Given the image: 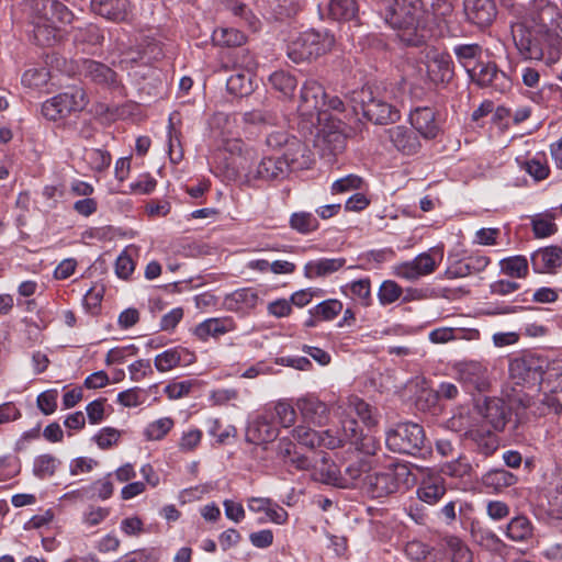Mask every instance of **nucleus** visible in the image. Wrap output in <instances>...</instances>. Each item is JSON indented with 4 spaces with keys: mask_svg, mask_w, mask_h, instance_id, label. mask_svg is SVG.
Here are the masks:
<instances>
[{
    "mask_svg": "<svg viewBox=\"0 0 562 562\" xmlns=\"http://www.w3.org/2000/svg\"><path fill=\"white\" fill-rule=\"evenodd\" d=\"M59 463L52 454H41L34 461L33 473L38 479L50 477L55 474Z\"/></svg>",
    "mask_w": 562,
    "mask_h": 562,
    "instance_id": "nucleus-49",
    "label": "nucleus"
},
{
    "mask_svg": "<svg viewBox=\"0 0 562 562\" xmlns=\"http://www.w3.org/2000/svg\"><path fill=\"white\" fill-rule=\"evenodd\" d=\"M85 77L97 85L111 87L116 83V74L109 66L92 59L82 61Z\"/></svg>",
    "mask_w": 562,
    "mask_h": 562,
    "instance_id": "nucleus-29",
    "label": "nucleus"
},
{
    "mask_svg": "<svg viewBox=\"0 0 562 562\" xmlns=\"http://www.w3.org/2000/svg\"><path fill=\"white\" fill-rule=\"evenodd\" d=\"M465 438L473 443L479 453L485 457L493 454L498 448V439L491 431L470 429L465 431Z\"/></svg>",
    "mask_w": 562,
    "mask_h": 562,
    "instance_id": "nucleus-32",
    "label": "nucleus"
},
{
    "mask_svg": "<svg viewBox=\"0 0 562 562\" xmlns=\"http://www.w3.org/2000/svg\"><path fill=\"white\" fill-rule=\"evenodd\" d=\"M351 103L353 111L374 124H391L400 119L398 110L382 98L374 94L370 87H362L352 92Z\"/></svg>",
    "mask_w": 562,
    "mask_h": 562,
    "instance_id": "nucleus-5",
    "label": "nucleus"
},
{
    "mask_svg": "<svg viewBox=\"0 0 562 562\" xmlns=\"http://www.w3.org/2000/svg\"><path fill=\"white\" fill-rule=\"evenodd\" d=\"M345 263V258H323L313 260L305 265L304 274L308 279L325 277L338 271Z\"/></svg>",
    "mask_w": 562,
    "mask_h": 562,
    "instance_id": "nucleus-31",
    "label": "nucleus"
},
{
    "mask_svg": "<svg viewBox=\"0 0 562 562\" xmlns=\"http://www.w3.org/2000/svg\"><path fill=\"white\" fill-rule=\"evenodd\" d=\"M442 546L451 557V562H473V553L467 543L457 536H445Z\"/></svg>",
    "mask_w": 562,
    "mask_h": 562,
    "instance_id": "nucleus-34",
    "label": "nucleus"
},
{
    "mask_svg": "<svg viewBox=\"0 0 562 562\" xmlns=\"http://www.w3.org/2000/svg\"><path fill=\"white\" fill-rule=\"evenodd\" d=\"M350 405L353 406L357 416L367 427H374L378 424L375 408L359 397H352Z\"/></svg>",
    "mask_w": 562,
    "mask_h": 562,
    "instance_id": "nucleus-50",
    "label": "nucleus"
},
{
    "mask_svg": "<svg viewBox=\"0 0 562 562\" xmlns=\"http://www.w3.org/2000/svg\"><path fill=\"white\" fill-rule=\"evenodd\" d=\"M75 40L90 45H100L104 40V35L98 25L91 23L83 27H78L75 33Z\"/></svg>",
    "mask_w": 562,
    "mask_h": 562,
    "instance_id": "nucleus-52",
    "label": "nucleus"
},
{
    "mask_svg": "<svg viewBox=\"0 0 562 562\" xmlns=\"http://www.w3.org/2000/svg\"><path fill=\"white\" fill-rule=\"evenodd\" d=\"M412 126L425 138L432 139L439 132L434 109L417 108L409 115Z\"/></svg>",
    "mask_w": 562,
    "mask_h": 562,
    "instance_id": "nucleus-23",
    "label": "nucleus"
},
{
    "mask_svg": "<svg viewBox=\"0 0 562 562\" xmlns=\"http://www.w3.org/2000/svg\"><path fill=\"white\" fill-rule=\"evenodd\" d=\"M402 293V288L395 281L386 280L380 285L378 297L382 305H389L398 300Z\"/></svg>",
    "mask_w": 562,
    "mask_h": 562,
    "instance_id": "nucleus-56",
    "label": "nucleus"
},
{
    "mask_svg": "<svg viewBox=\"0 0 562 562\" xmlns=\"http://www.w3.org/2000/svg\"><path fill=\"white\" fill-rule=\"evenodd\" d=\"M303 418L315 425H323L328 417V406L315 396L302 397L296 403Z\"/></svg>",
    "mask_w": 562,
    "mask_h": 562,
    "instance_id": "nucleus-28",
    "label": "nucleus"
},
{
    "mask_svg": "<svg viewBox=\"0 0 562 562\" xmlns=\"http://www.w3.org/2000/svg\"><path fill=\"white\" fill-rule=\"evenodd\" d=\"M227 90L235 95H246L251 91V81L244 72L232 75L227 79Z\"/></svg>",
    "mask_w": 562,
    "mask_h": 562,
    "instance_id": "nucleus-55",
    "label": "nucleus"
},
{
    "mask_svg": "<svg viewBox=\"0 0 562 562\" xmlns=\"http://www.w3.org/2000/svg\"><path fill=\"white\" fill-rule=\"evenodd\" d=\"M506 535L516 542L527 541L533 535L532 524L526 516H516L508 522Z\"/></svg>",
    "mask_w": 562,
    "mask_h": 562,
    "instance_id": "nucleus-37",
    "label": "nucleus"
},
{
    "mask_svg": "<svg viewBox=\"0 0 562 562\" xmlns=\"http://www.w3.org/2000/svg\"><path fill=\"white\" fill-rule=\"evenodd\" d=\"M471 470V464L464 458H458L442 467V472L452 477L469 475Z\"/></svg>",
    "mask_w": 562,
    "mask_h": 562,
    "instance_id": "nucleus-63",
    "label": "nucleus"
},
{
    "mask_svg": "<svg viewBox=\"0 0 562 562\" xmlns=\"http://www.w3.org/2000/svg\"><path fill=\"white\" fill-rule=\"evenodd\" d=\"M457 61L467 70L468 75L473 69L472 64L482 56L483 48L480 44H459L453 47Z\"/></svg>",
    "mask_w": 562,
    "mask_h": 562,
    "instance_id": "nucleus-38",
    "label": "nucleus"
},
{
    "mask_svg": "<svg viewBox=\"0 0 562 562\" xmlns=\"http://www.w3.org/2000/svg\"><path fill=\"white\" fill-rule=\"evenodd\" d=\"M479 411L485 422L496 431L504 430L512 415L505 402L498 397L485 398Z\"/></svg>",
    "mask_w": 562,
    "mask_h": 562,
    "instance_id": "nucleus-16",
    "label": "nucleus"
},
{
    "mask_svg": "<svg viewBox=\"0 0 562 562\" xmlns=\"http://www.w3.org/2000/svg\"><path fill=\"white\" fill-rule=\"evenodd\" d=\"M531 265L538 273H551L562 266V247L549 246L531 255Z\"/></svg>",
    "mask_w": 562,
    "mask_h": 562,
    "instance_id": "nucleus-21",
    "label": "nucleus"
},
{
    "mask_svg": "<svg viewBox=\"0 0 562 562\" xmlns=\"http://www.w3.org/2000/svg\"><path fill=\"white\" fill-rule=\"evenodd\" d=\"M268 412L272 413L273 419L276 418L278 423L285 428L293 426L296 420V412L294 407L284 401L278 402L274 405L273 411Z\"/></svg>",
    "mask_w": 562,
    "mask_h": 562,
    "instance_id": "nucleus-51",
    "label": "nucleus"
},
{
    "mask_svg": "<svg viewBox=\"0 0 562 562\" xmlns=\"http://www.w3.org/2000/svg\"><path fill=\"white\" fill-rule=\"evenodd\" d=\"M551 385V391H562V359H554L550 362L544 360L543 380Z\"/></svg>",
    "mask_w": 562,
    "mask_h": 562,
    "instance_id": "nucleus-48",
    "label": "nucleus"
},
{
    "mask_svg": "<svg viewBox=\"0 0 562 562\" xmlns=\"http://www.w3.org/2000/svg\"><path fill=\"white\" fill-rule=\"evenodd\" d=\"M33 20L54 25L69 24L74 19L72 12L58 0H32Z\"/></svg>",
    "mask_w": 562,
    "mask_h": 562,
    "instance_id": "nucleus-12",
    "label": "nucleus"
},
{
    "mask_svg": "<svg viewBox=\"0 0 562 562\" xmlns=\"http://www.w3.org/2000/svg\"><path fill=\"white\" fill-rule=\"evenodd\" d=\"M469 77L481 88L491 87L498 92H506L512 87L510 78L494 61H479L471 69Z\"/></svg>",
    "mask_w": 562,
    "mask_h": 562,
    "instance_id": "nucleus-9",
    "label": "nucleus"
},
{
    "mask_svg": "<svg viewBox=\"0 0 562 562\" xmlns=\"http://www.w3.org/2000/svg\"><path fill=\"white\" fill-rule=\"evenodd\" d=\"M427 75L431 82L448 83L454 76V67L448 53H436L428 58Z\"/></svg>",
    "mask_w": 562,
    "mask_h": 562,
    "instance_id": "nucleus-20",
    "label": "nucleus"
},
{
    "mask_svg": "<svg viewBox=\"0 0 562 562\" xmlns=\"http://www.w3.org/2000/svg\"><path fill=\"white\" fill-rule=\"evenodd\" d=\"M459 395V389L454 383L451 382H441L438 386V390L435 393H428L426 402H430L435 404L437 400H456Z\"/></svg>",
    "mask_w": 562,
    "mask_h": 562,
    "instance_id": "nucleus-61",
    "label": "nucleus"
},
{
    "mask_svg": "<svg viewBox=\"0 0 562 562\" xmlns=\"http://www.w3.org/2000/svg\"><path fill=\"white\" fill-rule=\"evenodd\" d=\"M121 438V431L113 427H104L94 435L93 440L102 450H106L117 445Z\"/></svg>",
    "mask_w": 562,
    "mask_h": 562,
    "instance_id": "nucleus-58",
    "label": "nucleus"
},
{
    "mask_svg": "<svg viewBox=\"0 0 562 562\" xmlns=\"http://www.w3.org/2000/svg\"><path fill=\"white\" fill-rule=\"evenodd\" d=\"M269 81L274 90L279 91L286 98H291L293 95L297 86L296 78L284 70H278L271 74Z\"/></svg>",
    "mask_w": 562,
    "mask_h": 562,
    "instance_id": "nucleus-43",
    "label": "nucleus"
},
{
    "mask_svg": "<svg viewBox=\"0 0 562 562\" xmlns=\"http://www.w3.org/2000/svg\"><path fill=\"white\" fill-rule=\"evenodd\" d=\"M544 359L524 355L509 360L508 376L513 384L522 387H533L543 380Z\"/></svg>",
    "mask_w": 562,
    "mask_h": 562,
    "instance_id": "nucleus-8",
    "label": "nucleus"
},
{
    "mask_svg": "<svg viewBox=\"0 0 562 562\" xmlns=\"http://www.w3.org/2000/svg\"><path fill=\"white\" fill-rule=\"evenodd\" d=\"M334 45V35L308 30L289 41L286 55L295 64L311 63L328 54Z\"/></svg>",
    "mask_w": 562,
    "mask_h": 562,
    "instance_id": "nucleus-4",
    "label": "nucleus"
},
{
    "mask_svg": "<svg viewBox=\"0 0 562 562\" xmlns=\"http://www.w3.org/2000/svg\"><path fill=\"white\" fill-rule=\"evenodd\" d=\"M518 403L524 408L530 409V412L537 416H548L551 414L558 416L562 413V404L552 391L551 393H544L537 400L524 395L518 398Z\"/></svg>",
    "mask_w": 562,
    "mask_h": 562,
    "instance_id": "nucleus-19",
    "label": "nucleus"
},
{
    "mask_svg": "<svg viewBox=\"0 0 562 562\" xmlns=\"http://www.w3.org/2000/svg\"><path fill=\"white\" fill-rule=\"evenodd\" d=\"M359 8L356 0H330L328 13L337 21H350L358 14Z\"/></svg>",
    "mask_w": 562,
    "mask_h": 562,
    "instance_id": "nucleus-39",
    "label": "nucleus"
},
{
    "mask_svg": "<svg viewBox=\"0 0 562 562\" xmlns=\"http://www.w3.org/2000/svg\"><path fill=\"white\" fill-rule=\"evenodd\" d=\"M501 270L512 278H525L528 274V260L524 256H514L501 260Z\"/></svg>",
    "mask_w": 562,
    "mask_h": 562,
    "instance_id": "nucleus-46",
    "label": "nucleus"
},
{
    "mask_svg": "<svg viewBox=\"0 0 562 562\" xmlns=\"http://www.w3.org/2000/svg\"><path fill=\"white\" fill-rule=\"evenodd\" d=\"M91 10L109 21L121 23L130 20L133 7L128 0H91Z\"/></svg>",
    "mask_w": 562,
    "mask_h": 562,
    "instance_id": "nucleus-15",
    "label": "nucleus"
},
{
    "mask_svg": "<svg viewBox=\"0 0 562 562\" xmlns=\"http://www.w3.org/2000/svg\"><path fill=\"white\" fill-rule=\"evenodd\" d=\"M438 267L434 255L430 251L419 254L411 261L403 262L396 267V276L409 281L432 273Z\"/></svg>",
    "mask_w": 562,
    "mask_h": 562,
    "instance_id": "nucleus-14",
    "label": "nucleus"
},
{
    "mask_svg": "<svg viewBox=\"0 0 562 562\" xmlns=\"http://www.w3.org/2000/svg\"><path fill=\"white\" fill-rule=\"evenodd\" d=\"M561 15L555 4L546 0H538L530 13V18L524 22H529L544 31H552L551 27L555 25Z\"/></svg>",
    "mask_w": 562,
    "mask_h": 562,
    "instance_id": "nucleus-22",
    "label": "nucleus"
},
{
    "mask_svg": "<svg viewBox=\"0 0 562 562\" xmlns=\"http://www.w3.org/2000/svg\"><path fill=\"white\" fill-rule=\"evenodd\" d=\"M318 226V220L310 212H295L290 217V227L300 234H310Z\"/></svg>",
    "mask_w": 562,
    "mask_h": 562,
    "instance_id": "nucleus-45",
    "label": "nucleus"
},
{
    "mask_svg": "<svg viewBox=\"0 0 562 562\" xmlns=\"http://www.w3.org/2000/svg\"><path fill=\"white\" fill-rule=\"evenodd\" d=\"M415 483L411 468L404 463H394L382 471L368 473L362 480L361 490L371 498H383L407 490Z\"/></svg>",
    "mask_w": 562,
    "mask_h": 562,
    "instance_id": "nucleus-3",
    "label": "nucleus"
},
{
    "mask_svg": "<svg viewBox=\"0 0 562 562\" xmlns=\"http://www.w3.org/2000/svg\"><path fill=\"white\" fill-rule=\"evenodd\" d=\"M49 72L46 68H31L22 76V83L30 88H41L48 81Z\"/></svg>",
    "mask_w": 562,
    "mask_h": 562,
    "instance_id": "nucleus-59",
    "label": "nucleus"
},
{
    "mask_svg": "<svg viewBox=\"0 0 562 562\" xmlns=\"http://www.w3.org/2000/svg\"><path fill=\"white\" fill-rule=\"evenodd\" d=\"M91 168L98 172L106 170L112 157L109 151L102 149H91L87 153Z\"/></svg>",
    "mask_w": 562,
    "mask_h": 562,
    "instance_id": "nucleus-62",
    "label": "nucleus"
},
{
    "mask_svg": "<svg viewBox=\"0 0 562 562\" xmlns=\"http://www.w3.org/2000/svg\"><path fill=\"white\" fill-rule=\"evenodd\" d=\"M362 178L357 175H348L344 178L336 180L331 184V192L334 194L346 193L352 190H358L362 186Z\"/></svg>",
    "mask_w": 562,
    "mask_h": 562,
    "instance_id": "nucleus-60",
    "label": "nucleus"
},
{
    "mask_svg": "<svg viewBox=\"0 0 562 562\" xmlns=\"http://www.w3.org/2000/svg\"><path fill=\"white\" fill-rule=\"evenodd\" d=\"M183 356H190V353L182 348H171L157 355L154 363L159 372H167L180 366Z\"/></svg>",
    "mask_w": 562,
    "mask_h": 562,
    "instance_id": "nucleus-40",
    "label": "nucleus"
},
{
    "mask_svg": "<svg viewBox=\"0 0 562 562\" xmlns=\"http://www.w3.org/2000/svg\"><path fill=\"white\" fill-rule=\"evenodd\" d=\"M463 12L467 21L480 29L491 25L497 15L493 0H463Z\"/></svg>",
    "mask_w": 562,
    "mask_h": 562,
    "instance_id": "nucleus-13",
    "label": "nucleus"
},
{
    "mask_svg": "<svg viewBox=\"0 0 562 562\" xmlns=\"http://www.w3.org/2000/svg\"><path fill=\"white\" fill-rule=\"evenodd\" d=\"M288 165L281 157L267 156L258 164L254 173L255 179L265 181L282 180L289 175Z\"/></svg>",
    "mask_w": 562,
    "mask_h": 562,
    "instance_id": "nucleus-25",
    "label": "nucleus"
},
{
    "mask_svg": "<svg viewBox=\"0 0 562 562\" xmlns=\"http://www.w3.org/2000/svg\"><path fill=\"white\" fill-rule=\"evenodd\" d=\"M160 558L157 549H139L124 555V562H158Z\"/></svg>",
    "mask_w": 562,
    "mask_h": 562,
    "instance_id": "nucleus-64",
    "label": "nucleus"
},
{
    "mask_svg": "<svg viewBox=\"0 0 562 562\" xmlns=\"http://www.w3.org/2000/svg\"><path fill=\"white\" fill-rule=\"evenodd\" d=\"M457 379L470 394L483 393L490 389L487 368L477 361L460 363L457 367Z\"/></svg>",
    "mask_w": 562,
    "mask_h": 562,
    "instance_id": "nucleus-11",
    "label": "nucleus"
},
{
    "mask_svg": "<svg viewBox=\"0 0 562 562\" xmlns=\"http://www.w3.org/2000/svg\"><path fill=\"white\" fill-rule=\"evenodd\" d=\"M389 139L393 143L397 150L404 155H414L420 148V143L416 132L413 130L397 125L386 131Z\"/></svg>",
    "mask_w": 562,
    "mask_h": 562,
    "instance_id": "nucleus-24",
    "label": "nucleus"
},
{
    "mask_svg": "<svg viewBox=\"0 0 562 562\" xmlns=\"http://www.w3.org/2000/svg\"><path fill=\"white\" fill-rule=\"evenodd\" d=\"M340 469L327 457L321 459V464L314 471V479L321 483L340 488Z\"/></svg>",
    "mask_w": 562,
    "mask_h": 562,
    "instance_id": "nucleus-35",
    "label": "nucleus"
},
{
    "mask_svg": "<svg viewBox=\"0 0 562 562\" xmlns=\"http://www.w3.org/2000/svg\"><path fill=\"white\" fill-rule=\"evenodd\" d=\"M381 14L391 27L398 31V37L405 45L417 47L425 42L420 0H383Z\"/></svg>",
    "mask_w": 562,
    "mask_h": 562,
    "instance_id": "nucleus-2",
    "label": "nucleus"
},
{
    "mask_svg": "<svg viewBox=\"0 0 562 562\" xmlns=\"http://www.w3.org/2000/svg\"><path fill=\"white\" fill-rule=\"evenodd\" d=\"M491 259L484 255H471L451 263L445 271L447 279L465 278L486 269Z\"/></svg>",
    "mask_w": 562,
    "mask_h": 562,
    "instance_id": "nucleus-17",
    "label": "nucleus"
},
{
    "mask_svg": "<svg viewBox=\"0 0 562 562\" xmlns=\"http://www.w3.org/2000/svg\"><path fill=\"white\" fill-rule=\"evenodd\" d=\"M531 224L533 234L538 238L551 236L558 231L553 218L549 215H537L532 218Z\"/></svg>",
    "mask_w": 562,
    "mask_h": 562,
    "instance_id": "nucleus-54",
    "label": "nucleus"
},
{
    "mask_svg": "<svg viewBox=\"0 0 562 562\" xmlns=\"http://www.w3.org/2000/svg\"><path fill=\"white\" fill-rule=\"evenodd\" d=\"M326 98L322 83L315 79H307L300 90L297 111L305 117L319 115L325 111Z\"/></svg>",
    "mask_w": 562,
    "mask_h": 562,
    "instance_id": "nucleus-10",
    "label": "nucleus"
},
{
    "mask_svg": "<svg viewBox=\"0 0 562 562\" xmlns=\"http://www.w3.org/2000/svg\"><path fill=\"white\" fill-rule=\"evenodd\" d=\"M319 432L310 427L297 426L293 430V437L303 446L314 449L319 447Z\"/></svg>",
    "mask_w": 562,
    "mask_h": 562,
    "instance_id": "nucleus-57",
    "label": "nucleus"
},
{
    "mask_svg": "<svg viewBox=\"0 0 562 562\" xmlns=\"http://www.w3.org/2000/svg\"><path fill=\"white\" fill-rule=\"evenodd\" d=\"M387 448L397 453L416 454L424 448L425 431L415 423H402L386 432Z\"/></svg>",
    "mask_w": 562,
    "mask_h": 562,
    "instance_id": "nucleus-7",
    "label": "nucleus"
},
{
    "mask_svg": "<svg viewBox=\"0 0 562 562\" xmlns=\"http://www.w3.org/2000/svg\"><path fill=\"white\" fill-rule=\"evenodd\" d=\"M175 423L170 417L159 418L150 423L145 429L147 440H161L173 427Z\"/></svg>",
    "mask_w": 562,
    "mask_h": 562,
    "instance_id": "nucleus-53",
    "label": "nucleus"
},
{
    "mask_svg": "<svg viewBox=\"0 0 562 562\" xmlns=\"http://www.w3.org/2000/svg\"><path fill=\"white\" fill-rule=\"evenodd\" d=\"M512 36L525 59L543 60L547 65L559 59L562 40L553 31H544L521 21L512 24Z\"/></svg>",
    "mask_w": 562,
    "mask_h": 562,
    "instance_id": "nucleus-1",
    "label": "nucleus"
},
{
    "mask_svg": "<svg viewBox=\"0 0 562 562\" xmlns=\"http://www.w3.org/2000/svg\"><path fill=\"white\" fill-rule=\"evenodd\" d=\"M33 38L40 46H50L56 41L58 25L33 20Z\"/></svg>",
    "mask_w": 562,
    "mask_h": 562,
    "instance_id": "nucleus-44",
    "label": "nucleus"
},
{
    "mask_svg": "<svg viewBox=\"0 0 562 562\" xmlns=\"http://www.w3.org/2000/svg\"><path fill=\"white\" fill-rule=\"evenodd\" d=\"M344 293L362 306H370L372 303L371 281L369 278L352 281L346 285Z\"/></svg>",
    "mask_w": 562,
    "mask_h": 562,
    "instance_id": "nucleus-36",
    "label": "nucleus"
},
{
    "mask_svg": "<svg viewBox=\"0 0 562 562\" xmlns=\"http://www.w3.org/2000/svg\"><path fill=\"white\" fill-rule=\"evenodd\" d=\"M246 35L233 27H221L213 32L212 41L218 46L238 47L246 43Z\"/></svg>",
    "mask_w": 562,
    "mask_h": 562,
    "instance_id": "nucleus-41",
    "label": "nucleus"
},
{
    "mask_svg": "<svg viewBox=\"0 0 562 562\" xmlns=\"http://www.w3.org/2000/svg\"><path fill=\"white\" fill-rule=\"evenodd\" d=\"M235 329V323L229 317L209 318L195 326L193 334L202 341L210 337L217 338Z\"/></svg>",
    "mask_w": 562,
    "mask_h": 562,
    "instance_id": "nucleus-27",
    "label": "nucleus"
},
{
    "mask_svg": "<svg viewBox=\"0 0 562 562\" xmlns=\"http://www.w3.org/2000/svg\"><path fill=\"white\" fill-rule=\"evenodd\" d=\"M89 103L88 95L82 87H71L68 91L59 93L42 104V114L49 121L67 117L72 112L82 111Z\"/></svg>",
    "mask_w": 562,
    "mask_h": 562,
    "instance_id": "nucleus-6",
    "label": "nucleus"
},
{
    "mask_svg": "<svg viewBox=\"0 0 562 562\" xmlns=\"http://www.w3.org/2000/svg\"><path fill=\"white\" fill-rule=\"evenodd\" d=\"M517 482V476L505 469H493L486 472L482 477V484L492 488L493 492H502Z\"/></svg>",
    "mask_w": 562,
    "mask_h": 562,
    "instance_id": "nucleus-33",
    "label": "nucleus"
},
{
    "mask_svg": "<svg viewBox=\"0 0 562 562\" xmlns=\"http://www.w3.org/2000/svg\"><path fill=\"white\" fill-rule=\"evenodd\" d=\"M344 305L339 300L329 299L310 310V315L318 316L321 321H331L340 314Z\"/></svg>",
    "mask_w": 562,
    "mask_h": 562,
    "instance_id": "nucleus-47",
    "label": "nucleus"
},
{
    "mask_svg": "<svg viewBox=\"0 0 562 562\" xmlns=\"http://www.w3.org/2000/svg\"><path fill=\"white\" fill-rule=\"evenodd\" d=\"M446 492L443 477L437 474H428L422 480L417 488V496L422 502L435 505L445 496Z\"/></svg>",
    "mask_w": 562,
    "mask_h": 562,
    "instance_id": "nucleus-26",
    "label": "nucleus"
},
{
    "mask_svg": "<svg viewBox=\"0 0 562 562\" xmlns=\"http://www.w3.org/2000/svg\"><path fill=\"white\" fill-rule=\"evenodd\" d=\"M273 414L268 409L259 415L247 428L246 439L249 442L260 445L270 442L278 436V429L273 426Z\"/></svg>",
    "mask_w": 562,
    "mask_h": 562,
    "instance_id": "nucleus-18",
    "label": "nucleus"
},
{
    "mask_svg": "<svg viewBox=\"0 0 562 562\" xmlns=\"http://www.w3.org/2000/svg\"><path fill=\"white\" fill-rule=\"evenodd\" d=\"M308 153L310 150L307 146L297 137L293 136L285 148H283L282 156L280 157L286 161L288 170L290 172L294 168H304L307 165Z\"/></svg>",
    "mask_w": 562,
    "mask_h": 562,
    "instance_id": "nucleus-30",
    "label": "nucleus"
},
{
    "mask_svg": "<svg viewBox=\"0 0 562 562\" xmlns=\"http://www.w3.org/2000/svg\"><path fill=\"white\" fill-rule=\"evenodd\" d=\"M369 463L366 460H357L346 467L344 473H340V488L357 486L361 476L369 471Z\"/></svg>",
    "mask_w": 562,
    "mask_h": 562,
    "instance_id": "nucleus-42",
    "label": "nucleus"
}]
</instances>
